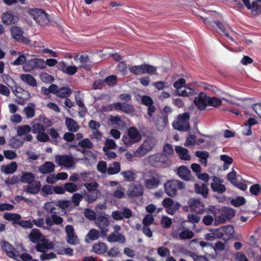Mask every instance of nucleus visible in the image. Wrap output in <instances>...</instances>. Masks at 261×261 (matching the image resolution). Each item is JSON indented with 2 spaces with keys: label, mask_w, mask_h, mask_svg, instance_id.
Returning a JSON list of instances; mask_svg holds the SVG:
<instances>
[{
  "label": "nucleus",
  "mask_w": 261,
  "mask_h": 261,
  "mask_svg": "<svg viewBox=\"0 0 261 261\" xmlns=\"http://www.w3.org/2000/svg\"><path fill=\"white\" fill-rule=\"evenodd\" d=\"M142 136L139 131L135 127H130L126 135L123 136L122 141L127 146H130L133 144L140 142Z\"/></svg>",
  "instance_id": "obj_1"
},
{
  "label": "nucleus",
  "mask_w": 261,
  "mask_h": 261,
  "mask_svg": "<svg viewBox=\"0 0 261 261\" xmlns=\"http://www.w3.org/2000/svg\"><path fill=\"white\" fill-rule=\"evenodd\" d=\"M156 143L155 140L151 138L145 139L142 145L134 152L135 158H141L150 152Z\"/></svg>",
  "instance_id": "obj_2"
},
{
  "label": "nucleus",
  "mask_w": 261,
  "mask_h": 261,
  "mask_svg": "<svg viewBox=\"0 0 261 261\" xmlns=\"http://www.w3.org/2000/svg\"><path fill=\"white\" fill-rule=\"evenodd\" d=\"M156 70V67L146 64L129 67V71L135 75L145 73L157 74Z\"/></svg>",
  "instance_id": "obj_3"
},
{
  "label": "nucleus",
  "mask_w": 261,
  "mask_h": 261,
  "mask_svg": "<svg viewBox=\"0 0 261 261\" xmlns=\"http://www.w3.org/2000/svg\"><path fill=\"white\" fill-rule=\"evenodd\" d=\"M96 226L100 229V235L102 238L107 236L109 231L108 228L110 224L109 216L105 213H100L96 219Z\"/></svg>",
  "instance_id": "obj_4"
},
{
  "label": "nucleus",
  "mask_w": 261,
  "mask_h": 261,
  "mask_svg": "<svg viewBox=\"0 0 261 261\" xmlns=\"http://www.w3.org/2000/svg\"><path fill=\"white\" fill-rule=\"evenodd\" d=\"M184 188V184L177 180H169L164 185L165 191L169 196H175L178 190L183 189Z\"/></svg>",
  "instance_id": "obj_5"
},
{
  "label": "nucleus",
  "mask_w": 261,
  "mask_h": 261,
  "mask_svg": "<svg viewBox=\"0 0 261 261\" xmlns=\"http://www.w3.org/2000/svg\"><path fill=\"white\" fill-rule=\"evenodd\" d=\"M189 115L187 113L179 115L172 123L173 127L180 131H186L189 127Z\"/></svg>",
  "instance_id": "obj_6"
},
{
  "label": "nucleus",
  "mask_w": 261,
  "mask_h": 261,
  "mask_svg": "<svg viewBox=\"0 0 261 261\" xmlns=\"http://www.w3.org/2000/svg\"><path fill=\"white\" fill-rule=\"evenodd\" d=\"M46 67V64L44 60L39 58H33L26 61L23 65L24 71L31 72L36 68L44 69Z\"/></svg>",
  "instance_id": "obj_7"
},
{
  "label": "nucleus",
  "mask_w": 261,
  "mask_h": 261,
  "mask_svg": "<svg viewBox=\"0 0 261 261\" xmlns=\"http://www.w3.org/2000/svg\"><path fill=\"white\" fill-rule=\"evenodd\" d=\"M55 162L59 166L70 168L74 166L76 162L71 155H57L55 156Z\"/></svg>",
  "instance_id": "obj_8"
},
{
  "label": "nucleus",
  "mask_w": 261,
  "mask_h": 261,
  "mask_svg": "<svg viewBox=\"0 0 261 261\" xmlns=\"http://www.w3.org/2000/svg\"><path fill=\"white\" fill-rule=\"evenodd\" d=\"M33 19L41 25H43L48 22L47 14L40 9H32L29 12Z\"/></svg>",
  "instance_id": "obj_9"
},
{
  "label": "nucleus",
  "mask_w": 261,
  "mask_h": 261,
  "mask_svg": "<svg viewBox=\"0 0 261 261\" xmlns=\"http://www.w3.org/2000/svg\"><path fill=\"white\" fill-rule=\"evenodd\" d=\"M65 232L66 234V241L68 244L76 245L79 243V240L72 225H67L65 227Z\"/></svg>",
  "instance_id": "obj_10"
},
{
  "label": "nucleus",
  "mask_w": 261,
  "mask_h": 261,
  "mask_svg": "<svg viewBox=\"0 0 261 261\" xmlns=\"http://www.w3.org/2000/svg\"><path fill=\"white\" fill-rule=\"evenodd\" d=\"M148 160L149 164L155 167H161L166 163V160L164 159V155L160 153L149 155Z\"/></svg>",
  "instance_id": "obj_11"
},
{
  "label": "nucleus",
  "mask_w": 261,
  "mask_h": 261,
  "mask_svg": "<svg viewBox=\"0 0 261 261\" xmlns=\"http://www.w3.org/2000/svg\"><path fill=\"white\" fill-rule=\"evenodd\" d=\"M144 182L146 188L153 189L159 186L160 183V178L157 174H151L144 178Z\"/></svg>",
  "instance_id": "obj_12"
},
{
  "label": "nucleus",
  "mask_w": 261,
  "mask_h": 261,
  "mask_svg": "<svg viewBox=\"0 0 261 261\" xmlns=\"http://www.w3.org/2000/svg\"><path fill=\"white\" fill-rule=\"evenodd\" d=\"M10 32L12 38L15 40L24 43H29V39L23 36V32L19 27L16 26L12 27L10 29Z\"/></svg>",
  "instance_id": "obj_13"
},
{
  "label": "nucleus",
  "mask_w": 261,
  "mask_h": 261,
  "mask_svg": "<svg viewBox=\"0 0 261 261\" xmlns=\"http://www.w3.org/2000/svg\"><path fill=\"white\" fill-rule=\"evenodd\" d=\"M13 92L17 98L20 99V100L16 99V102L21 105H23L26 100H28L31 98L30 93L20 87L16 88Z\"/></svg>",
  "instance_id": "obj_14"
},
{
  "label": "nucleus",
  "mask_w": 261,
  "mask_h": 261,
  "mask_svg": "<svg viewBox=\"0 0 261 261\" xmlns=\"http://www.w3.org/2000/svg\"><path fill=\"white\" fill-rule=\"evenodd\" d=\"M194 232L187 228H179L177 232L174 234V237L180 240H187L192 239L194 237Z\"/></svg>",
  "instance_id": "obj_15"
},
{
  "label": "nucleus",
  "mask_w": 261,
  "mask_h": 261,
  "mask_svg": "<svg viewBox=\"0 0 261 261\" xmlns=\"http://www.w3.org/2000/svg\"><path fill=\"white\" fill-rule=\"evenodd\" d=\"M213 182L211 184V187L214 192L219 193H222L226 191V188L222 184L223 181L216 176L212 177Z\"/></svg>",
  "instance_id": "obj_16"
},
{
  "label": "nucleus",
  "mask_w": 261,
  "mask_h": 261,
  "mask_svg": "<svg viewBox=\"0 0 261 261\" xmlns=\"http://www.w3.org/2000/svg\"><path fill=\"white\" fill-rule=\"evenodd\" d=\"M17 21V17L11 11H7L2 15V21L5 25H10L12 24H14Z\"/></svg>",
  "instance_id": "obj_17"
},
{
  "label": "nucleus",
  "mask_w": 261,
  "mask_h": 261,
  "mask_svg": "<svg viewBox=\"0 0 261 261\" xmlns=\"http://www.w3.org/2000/svg\"><path fill=\"white\" fill-rule=\"evenodd\" d=\"M54 247V244L49 240L43 239V241H41L36 246V249L37 251L44 253L46 252L48 249H51Z\"/></svg>",
  "instance_id": "obj_18"
},
{
  "label": "nucleus",
  "mask_w": 261,
  "mask_h": 261,
  "mask_svg": "<svg viewBox=\"0 0 261 261\" xmlns=\"http://www.w3.org/2000/svg\"><path fill=\"white\" fill-rule=\"evenodd\" d=\"M207 96L203 93H201L195 98L194 101L195 105L200 110H203L205 109L207 103Z\"/></svg>",
  "instance_id": "obj_19"
},
{
  "label": "nucleus",
  "mask_w": 261,
  "mask_h": 261,
  "mask_svg": "<svg viewBox=\"0 0 261 261\" xmlns=\"http://www.w3.org/2000/svg\"><path fill=\"white\" fill-rule=\"evenodd\" d=\"M143 192V186L140 184H135L128 190L127 194L130 197H137L141 196Z\"/></svg>",
  "instance_id": "obj_20"
},
{
  "label": "nucleus",
  "mask_w": 261,
  "mask_h": 261,
  "mask_svg": "<svg viewBox=\"0 0 261 261\" xmlns=\"http://www.w3.org/2000/svg\"><path fill=\"white\" fill-rule=\"evenodd\" d=\"M190 209L196 213L201 214L203 212L204 205L198 199H191L189 201Z\"/></svg>",
  "instance_id": "obj_21"
},
{
  "label": "nucleus",
  "mask_w": 261,
  "mask_h": 261,
  "mask_svg": "<svg viewBox=\"0 0 261 261\" xmlns=\"http://www.w3.org/2000/svg\"><path fill=\"white\" fill-rule=\"evenodd\" d=\"M63 222V218L56 214H52L50 216L46 217L45 219V223L48 227H50L55 224L61 225Z\"/></svg>",
  "instance_id": "obj_22"
},
{
  "label": "nucleus",
  "mask_w": 261,
  "mask_h": 261,
  "mask_svg": "<svg viewBox=\"0 0 261 261\" xmlns=\"http://www.w3.org/2000/svg\"><path fill=\"white\" fill-rule=\"evenodd\" d=\"M29 239L32 242L37 243L41 241H43L45 238L41 233L39 229L34 228L32 229L29 234Z\"/></svg>",
  "instance_id": "obj_23"
},
{
  "label": "nucleus",
  "mask_w": 261,
  "mask_h": 261,
  "mask_svg": "<svg viewBox=\"0 0 261 261\" xmlns=\"http://www.w3.org/2000/svg\"><path fill=\"white\" fill-rule=\"evenodd\" d=\"M21 80L32 87H35L37 85V82L35 78L30 74L25 73L20 75Z\"/></svg>",
  "instance_id": "obj_24"
},
{
  "label": "nucleus",
  "mask_w": 261,
  "mask_h": 261,
  "mask_svg": "<svg viewBox=\"0 0 261 261\" xmlns=\"http://www.w3.org/2000/svg\"><path fill=\"white\" fill-rule=\"evenodd\" d=\"M2 249L10 257L13 258L18 256V253L15 248L8 242H4Z\"/></svg>",
  "instance_id": "obj_25"
},
{
  "label": "nucleus",
  "mask_w": 261,
  "mask_h": 261,
  "mask_svg": "<svg viewBox=\"0 0 261 261\" xmlns=\"http://www.w3.org/2000/svg\"><path fill=\"white\" fill-rule=\"evenodd\" d=\"M60 69L64 73L69 75L75 74L77 70L75 66H67L65 62H61L59 63Z\"/></svg>",
  "instance_id": "obj_26"
},
{
  "label": "nucleus",
  "mask_w": 261,
  "mask_h": 261,
  "mask_svg": "<svg viewBox=\"0 0 261 261\" xmlns=\"http://www.w3.org/2000/svg\"><path fill=\"white\" fill-rule=\"evenodd\" d=\"M55 165L51 162H46L39 167V171L44 174L50 173L55 170Z\"/></svg>",
  "instance_id": "obj_27"
},
{
  "label": "nucleus",
  "mask_w": 261,
  "mask_h": 261,
  "mask_svg": "<svg viewBox=\"0 0 261 261\" xmlns=\"http://www.w3.org/2000/svg\"><path fill=\"white\" fill-rule=\"evenodd\" d=\"M107 240L110 243L119 242L124 243L125 242V238L120 233L113 232L107 237Z\"/></svg>",
  "instance_id": "obj_28"
},
{
  "label": "nucleus",
  "mask_w": 261,
  "mask_h": 261,
  "mask_svg": "<svg viewBox=\"0 0 261 261\" xmlns=\"http://www.w3.org/2000/svg\"><path fill=\"white\" fill-rule=\"evenodd\" d=\"M177 173L181 178L185 180H189L191 178V171L185 166H181L179 167Z\"/></svg>",
  "instance_id": "obj_29"
},
{
  "label": "nucleus",
  "mask_w": 261,
  "mask_h": 261,
  "mask_svg": "<svg viewBox=\"0 0 261 261\" xmlns=\"http://www.w3.org/2000/svg\"><path fill=\"white\" fill-rule=\"evenodd\" d=\"M92 249L95 253L101 254L107 252L108 247L105 243L98 242L93 245Z\"/></svg>",
  "instance_id": "obj_30"
},
{
  "label": "nucleus",
  "mask_w": 261,
  "mask_h": 261,
  "mask_svg": "<svg viewBox=\"0 0 261 261\" xmlns=\"http://www.w3.org/2000/svg\"><path fill=\"white\" fill-rule=\"evenodd\" d=\"M65 123L68 130L70 132H76L80 128L77 123L72 118L68 117L66 118Z\"/></svg>",
  "instance_id": "obj_31"
},
{
  "label": "nucleus",
  "mask_w": 261,
  "mask_h": 261,
  "mask_svg": "<svg viewBox=\"0 0 261 261\" xmlns=\"http://www.w3.org/2000/svg\"><path fill=\"white\" fill-rule=\"evenodd\" d=\"M175 151L182 160L189 161L191 156L188 153V150L181 146H176L175 148Z\"/></svg>",
  "instance_id": "obj_32"
},
{
  "label": "nucleus",
  "mask_w": 261,
  "mask_h": 261,
  "mask_svg": "<svg viewBox=\"0 0 261 261\" xmlns=\"http://www.w3.org/2000/svg\"><path fill=\"white\" fill-rule=\"evenodd\" d=\"M17 167V166L16 162H13L9 165L2 166L1 170L2 172L5 174H12L15 172Z\"/></svg>",
  "instance_id": "obj_33"
},
{
  "label": "nucleus",
  "mask_w": 261,
  "mask_h": 261,
  "mask_svg": "<svg viewBox=\"0 0 261 261\" xmlns=\"http://www.w3.org/2000/svg\"><path fill=\"white\" fill-rule=\"evenodd\" d=\"M23 112L27 118H33L35 114V105L30 102L24 108Z\"/></svg>",
  "instance_id": "obj_34"
},
{
  "label": "nucleus",
  "mask_w": 261,
  "mask_h": 261,
  "mask_svg": "<svg viewBox=\"0 0 261 261\" xmlns=\"http://www.w3.org/2000/svg\"><path fill=\"white\" fill-rule=\"evenodd\" d=\"M41 189L40 181H36L33 184L27 186L26 192L32 194H36L39 192Z\"/></svg>",
  "instance_id": "obj_35"
},
{
  "label": "nucleus",
  "mask_w": 261,
  "mask_h": 261,
  "mask_svg": "<svg viewBox=\"0 0 261 261\" xmlns=\"http://www.w3.org/2000/svg\"><path fill=\"white\" fill-rule=\"evenodd\" d=\"M125 195V189L119 185L116 189L113 191L112 196L116 199H122Z\"/></svg>",
  "instance_id": "obj_36"
},
{
  "label": "nucleus",
  "mask_w": 261,
  "mask_h": 261,
  "mask_svg": "<svg viewBox=\"0 0 261 261\" xmlns=\"http://www.w3.org/2000/svg\"><path fill=\"white\" fill-rule=\"evenodd\" d=\"M176 93L178 96L188 97L193 95L195 94V91L188 87L185 86L181 89H179Z\"/></svg>",
  "instance_id": "obj_37"
},
{
  "label": "nucleus",
  "mask_w": 261,
  "mask_h": 261,
  "mask_svg": "<svg viewBox=\"0 0 261 261\" xmlns=\"http://www.w3.org/2000/svg\"><path fill=\"white\" fill-rule=\"evenodd\" d=\"M251 11V13L254 15L261 14V4L256 1H253L250 4V8L248 9Z\"/></svg>",
  "instance_id": "obj_38"
},
{
  "label": "nucleus",
  "mask_w": 261,
  "mask_h": 261,
  "mask_svg": "<svg viewBox=\"0 0 261 261\" xmlns=\"http://www.w3.org/2000/svg\"><path fill=\"white\" fill-rule=\"evenodd\" d=\"M99 194V191L96 192H88L85 194V199L88 203H92L96 201Z\"/></svg>",
  "instance_id": "obj_39"
},
{
  "label": "nucleus",
  "mask_w": 261,
  "mask_h": 261,
  "mask_svg": "<svg viewBox=\"0 0 261 261\" xmlns=\"http://www.w3.org/2000/svg\"><path fill=\"white\" fill-rule=\"evenodd\" d=\"M83 94L80 91H76L75 93V100L77 105L80 109H82V111L84 113L86 111V108L83 101Z\"/></svg>",
  "instance_id": "obj_40"
},
{
  "label": "nucleus",
  "mask_w": 261,
  "mask_h": 261,
  "mask_svg": "<svg viewBox=\"0 0 261 261\" xmlns=\"http://www.w3.org/2000/svg\"><path fill=\"white\" fill-rule=\"evenodd\" d=\"M195 190L197 193L201 194L203 197L205 198L208 194L207 186L205 184H199L195 185Z\"/></svg>",
  "instance_id": "obj_41"
},
{
  "label": "nucleus",
  "mask_w": 261,
  "mask_h": 261,
  "mask_svg": "<svg viewBox=\"0 0 261 261\" xmlns=\"http://www.w3.org/2000/svg\"><path fill=\"white\" fill-rule=\"evenodd\" d=\"M120 171V165L119 163L114 162L109 165L107 169V172L109 174H115L118 173Z\"/></svg>",
  "instance_id": "obj_42"
},
{
  "label": "nucleus",
  "mask_w": 261,
  "mask_h": 261,
  "mask_svg": "<svg viewBox=\"0 0 261 261\" xmlns=\"http://www.w3.org/2000/svg\"><path fill=\"white\" fill-rule=\"evenodd\" d=\"M35 179V175L31 172H23L20 180L22 182L26 184L32 183Z\"/></svg>",
  "instance_id": "obj_43"
},
{
  "label": "nucleus",
  "mask_w": 261,
  "mask_h": 261,
  "mask_svg": "<svg viewBox=\"0 0 261 261\" xmlns=\"http://www.w3.org/2000/svg\"><path fill=\"white\" fill-rule=\"evenodd\" d=\"M3 217L7 220L13 221V224H17V222L21 218L19 214L9 213H5Z\"/></svg>",
  "instance_id": "obj_44"
},
{
  "label": "nucleus",
  "mask_w": 261,
  "mask_h": 261,
  "mask_svg": "<svg viewBox=\"0 0 261 261\" xmlns=\"http://www.w3.org/2000/svg\"><path fill=\"white\" fill-rule=\"evenodd\" d=\"M110 121L113 125H115L119 128H122L125 126L124 122L119 116H111Z\"/></svg>",
  "instance_id": "obj_45"
},
{
  "label": "nucleus",
  "mask_w": 261,
  "mask_h": 261,
  "mask_svg": "<svg viewBox=\"0 0 261 261\" xmlns=\"http://www.w3.org/2000/svg\"><path fill=\"white\" fill-rule=\"evenodd\" d=\"M121 174L123 176L124 179L127 181H133L136 178L135 172L132 170L122 171Z\"/></svg>",
  "instance_id": "obj_46"
},
{
  "label": "nucleus",
  "mask_w": 261,
  "mask_h": 261,
  "mask_svg": "<svg viewBox=\"0 0 261 261\" xmlns=\"http://www.w3.org/2000/svg\"><path fill=\"white\" fill-rule=\"evenodd\" d=\"M37 121V119L34 120V123L32 125V132L38 134L45 131V126L39 122H36Z\"/></svg>",
  "instance_id": "obj_47"
},
{
  "label": "nucleus",
  "mask_w": 261,
  "mask_h": 261,
  "mask_svg": "<svg viewBox=\"0 0 261 261\" xmlns=\"http://www.w3.org/2000/svg\"><path fill=\"white\" fill-rule=\"evenodd\" d=\"M31 130V127L29 125H23L17 128V134L18 136H25Z\"/></svg>",
  "instance_id": "obj_48"
},
{
  "label": "nucleus",
  "mask_w": 261,
  "mask_h": 261,
  "mask_svg": "<svg viewBox=\"0 0 261 261\" xmlns=\"http://www.w3.org/2000/svg\"><path fill=\"white\" fill-rule=\"evenodd\" d=\"M220 158V160L224 163L223 170H227L229 168V166L233 162L232 159L230 156L225 154L221 155Z\"/></svg>",
  "instance_id": "obj_49"
},
{
  "label": "nucleus",
  "mask_w": 261,
  "mask_h": 261,
  "mask_svg": "<svg viewBox=\"0 0 261 261\" xmlns=\"http://www.w3.org/2000/svg\"><path fill=\"white\" fill-rule=\"evenodd\" d=\"M23 144V141L16 137L12 138L9 141V145L13 148H19Z\"/></svg>",
  "instance_id": "obj_50"
},
{
  "label": "nucleus",
  "mask_w": 261,
  "mask_h": 261,
  "mask_svg": "<svg viewBox=\"0 0 261 261\" xmlns=\"http://www.w3.org/2000/svg\"><path fill=\"white\" fill-rule=\"evenodd\" d=\"M168 122L167 119L165 117H158L156 122V126L159 130H163L166 127Z\"/></svg>",
  "instance_id": "obj_51"
},
{
  "label": "nucleus",
  "mask_w": 261,
  "mask_h": 261,
  "mask_svg": "<svg viewBox=\"0 0 261 261\" xmlns=\"http://www.w3.org/2000/svg\"><path fill=\"white\" fill-rule=\"evenodd\" d=\"M163 152L164 156V159L166 157H170L172 156L174 153L173 147L169 144H166L163 148Z\"/></svg>",
  "instance_id": "obj_52"
},
{
  "label": "nucleus",
  "mask_w": 261,
  "mask_h": 261,
  "mask_svg": "<svg viewBox=\"0 0 261 261\" xmlns=\"http://www.w3.org/2000/svg\"><path fill=\"white\" fill-rule=\"evenodd\" d=\"M207 103L208 106L214 107H217L221 105L222 100L216 97H208L207 96Z\"/></svg>",
  "instance_id": "obj_53"
},
{
  "label": "nucleus",
  "mask_w": 261,
  "mask_h": 261,
  "mask_svg": "<svg viewBox=\"0 0 261 261\" xmlns=\"http://www.w3.org/2000/svg\"><path fill=\"white\" fill-rule=\"evenodd\" d=\"M223 229V236H226L227 238L232 237L234 234V228L232 226L227 225L222 226Z\"/></svg>",
  "instance_id": "obj_54"
},
{
  "label": "nucleus",
  "mask_w": 261,
  "mask_h": 261,
  "mask_svg": "<svg viewBox=\"0 0 261 261\" xmlns=\"http://www.w3.org/2000/svg\"><path fill=\"white\" fill-rule=\"evenodd\" d=\"M41 195L43 196H47L54 193V187L46 185L43 186L41 189Z\"/></svg>",
  "instance_id": "obj_55"
},
{
  "label": "nucleus",
  "mask_w": 261,
  "mask_h": 261,
  "mask_svg": "<svg viewBox=\"0 0 261 261\" xmlns=\"http://www.w3.org/2000/svg\"><path fill=\"white\" fill-rule=\"evenodd\" d=\"M3 82L8 85V86L13 88L16 86V83L13 79L8 74H4L2 75Z\"/></svg>",
  "instance_id": "obj_56"
},
{
  "label": "nucleus",
  "mask_w": 261,
  "mask_h": 261,
  "mask_svg": "<svg viewBox=\"0 0 261 261\" xmlns=\"http://www.w3.org/2000/svg\"><path fill=\"white\" fill-rule=\"evenodd\" d=\"M117 145L114 140L110 139L106 140L105 144V146L103 148V151H107V150L114 149L116 148Z\"/></svg>",
  "instance_id": "obj_57"
},
{
  "label": "nucleus",
  "mask_w": 261,
  "mask_h": 261,
  "mask_svg": "<svg viewBox=\"0 0 261 261\" xmlns=\"http://www.w3.org/2000/svg\"><path fill=\"white\" fill-rule=\"evenodd\" d=\"M56 251L60 255H67L70 256L73 255V250L70 247L58 248Z\"/></svg>",
  "instance_id": "obj_58"
},
{
  "label": "nucleus",
  "mask_w": 261,
  "mask_h": 261,
  "mask_svg": "<svg viewBox=\"0 0 261 261\" xmlns=\"http://www.w3.org/2000/svg\"><path fill=\"white\" fill-rule=\"evenodd\" d=\"M180 204L177 202H174L172 205L166 208V212L171 215H173L178 210Z\"/></svg>",
  "instance_id": "obj_59"
},
{
  "label": "nucleus",
  "mask_w": 261,
  "mask_h": 261,
  "mask_svg": "<svg viewBox=\"0 0 261 261\" xmlns=\"http://www.w3.org/2000/svg\"><path fill=\"white\" fill-rule=\"evenodd\" d=\"M98 186V184L96 182H87L84 184V186L87 190L88 192H96L97 191H99L97 189Z\"/></svg>",
  "instance_id": "obj_60"
},
{
  "label": "nucleus",
  "mask_w": 261,
  "mask_h": 261,
  "mask_svg": "<svg viewBox=\"0 0 261 261\" xmlns=\"http://www.w3.org/2000/svg\"><path fill=\"white\" fill-rule=\"evenodd\" d=\"M79 145L83 148L91 149L93 147V143L89 139H84L79 143Z\"/></svg>",
  "instance_id": "obj_61"
},
{
  "label": "nucleus",
  "mask_w": 261,
  "mask_h": 261,
  "mask_svg": "<svg viewBox=\"0 0 261 261\" xmlns=\"http://www.w3.org/2000/svg\"><path fill=\"white\" fill-rule=\"evenodd\" d=\"M71 94V90L67 88H61L59 89L57 95L60 97H66Z\"/></svg>",
  "instance_id": "obj_62"
},
{
  "label": "nucleus",
  "mask_w": 261,
  "mask_h": 261,
  "mask_svg": "<svg viewBox=\"0 0 261 261\" xmlns=\"http://www.w3.org/2000/svg\"><path fill=\"white\" fill-rule=\"evenodd\" d=\"M172 223V220L169 217L166 216L162 217L161 223L163 227L168 228L171 226Z\"/></svg>",
  "instance_id": "obj_63"
},
{
  "label": "nucleus",
  "mask_w": 261,
  "mask_h": 261,
  "mask_svg": "<svg viewBox=\"0 0 261 261\" xmlns=\"http://www.w3.org/2000/svg\"><path fill=\"white\" fill-rule=\"evenodd\" d=\"M100 235V232L95 229H91L87 234V237L91 240L95 241L98 239Z\"/></svg>",
  "instance_id": "obj_64"
}]
</instances>
